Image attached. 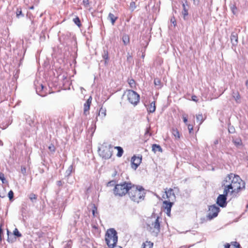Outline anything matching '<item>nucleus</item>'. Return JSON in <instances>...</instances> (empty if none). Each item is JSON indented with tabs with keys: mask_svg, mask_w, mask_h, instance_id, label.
<instances>
[{
	"mask_svg": "<svg viewBox=\"0 0 248 248\" xmlns=\"http://www.w3.org/2000/svg\"><path fill=\"white\" fill-rule=\"evenodd\" d=\"M224 193L235 195L241 189L245 188V183L238 175L233 173L229 174L223 181Z\"/></svg>",
	"mask_w": 248,
	"mask_h": 248,
	"instance_id": "obj_1",
	"label": "nucleus"
},
{
	"mask_svg": "<svg viewBox=\"0 0 248 248\" xmlns=\"http://www.w3.org/2000/svg\"><path fill=\"white\" fill-rule=\"evenodd\" d=\"M128 195L132 201L139 203L143 200L145 192L142 186L132 185L128 192Z\"/></svg>",
	"mask_w": 248,
	"mask_h": 248,
	"instance_id": "obj_2",
	"label": "nucleus"
},
{
	"mask_svg": "<svg viewBox=\"0 0 248 248\" xmlns=\"http://www.w3.org/2000/svg\"><path fill=\"white\" fill-rule=\"evenodd\" d=\"M147 229L156 235L160 232V224L158 217H152L146 220Z\"/></svg>",
	"mask_w": 248,
	"mask_h": 248,
	"instance_id": "obj_3",
	"label": "nucleus"
},
{
	"mask_svg": "<svg viewBox=\"0 0 248 248\" xmlns=\"http://www.w3.org/2000/svg\"><path fill=\"white\" fill-rule=\"evenodd\" d=\"M131 186V183L126 182L116 185L113 189V193L115 196L122 197L129 191Z\"/></svg>",
	"mask_w": 248,
	"mask_h": 248,
	"instance_id": "obj_4",
	"label": "nucleus"
},
{
	"mask_svg": "<svg viewBox=\"0 0 248 248\" xmlns=\"http://www.w3.org/2000/svg\"><path fill=\"white\" fill-rule=\"evenodd\" d=\"M105 240L109 247H114L117 242V232L114 229L108 230L105 235Z\"/></svg>",
	"mask_w": 248,
	"mask_h": 248,
	"instance_id": "obj_5",
	"label": "nucleus"
},
{
	"mask_svg": "<svg viewBox=\"0 0 248 248\" xmlns=\"http://www.w3.org/2000/svg\"><path fill=\"white\" fill-rule=\"evenodd\" d=\"M113 147L110 144L104 143L99 149V155L105 159H108L112 155Z\"/></svg>",
	"mask_w": 248,
	"mask_h": 248,
	"instance_id": "obj_6",
	"label": "nucleus"
},
{
	"mask_svg": "<svg viewBox=\"0 0 248 248\" xmlns=\"http://www.w3.org/2000/svg\"><path fill=\"white\" fill-rule=\"evenodd\" d=\"M127 97L129 102L134 106L139 102L140 95L133 90L127 91Z\"/></svg>",
	"mask_w": 248,
	"mask_h": 248,
	"instance_id": "obj_7",
	"label": "nucleus"
},
{
	"mask_svg": "<svg viewBox=\"0 0 248 248\" xmlns=\"http://www.w3.org/2000/svg\"><path fill=\"white\" fill-rule=\"evenodd\" d=\"M175 195L172 188L166 189L164 193L162 195V198L167 199L168 201L173 202L175 200Z\"/></svg>",
	"mask_w": 248,
	"mask_h": 248,
	"instance_id": "obj_8",
	"label": "nucleus"
},
{
	"mask_svg": "<svg viewBox=\"0 0 248 248\" xmlns=\"http://www.w3.org/2000/svg\"><path fill=\"white\" fill-rule=\"evenodd\" d=\"M219 208L215 205H213L209 207V210L207 217L209 219H212L217 216Z\"/></svg>",
	"mask_w": 248,
	"mask_h": 248,
	"instance_id": "obj_9",
	"label": "nucleus"
},
{
	"mask_svg": "<svg viewBox=\"0 0 248 248\" xmlns=\"http://www.w3.org/2000/svg\"><path fill=\"white\" fill-rule=\"evenodd\" d=\"M229 194H226L224 193V190H223V194L219 195L217 199V203L219 205L220 207H224L227 204L226 202V196Z\"/></svg>",
	"mask_w": 248,
	"mask_h": 248,
	"instance_id": "obj_10",
	"label": "nucleus"
},
{
	"mask_svg": "<svg viewBox=\"0 0 248 248\" xmlns=\"http://www.w3.org/2000/svg\"><path fill=\"white\" fill-rule=\"evenodd\" d=\"M141 160V156H134L132 157L131 159L132 168L134 170H136V169L140 164Z\"/></svg>",
	"mask_w": 248,
	"mask_h": 248,
	"instance_id": "obj_11",
	"label": "nucleus"
},
{
	"mask_svg": "<svg viewBox=\"0 0 248 248\" xmlns=\"http://www.w3.org/2000/svg\"><path fill=\"white\" fill-rule=\"evenodd\" d=\"M172 204V202L168 201H164L163 202V207L164 208L165 212L168 216H170V211Z\"/></svg>",
	"mask_w": 248,
	"mask_h": 248,
	"instance_id": "obj_12",
	"label": "nucleus"
},
{
	"mask_svg": "<svg viewBox=\"0 0 248 248\" xmlns=\"http://www.w3.org/2000/svg\"><path fill=\"white\" fill-rule=\"evenodd\" d=\"M183 11L182 15L183 16V18L184 19H186V16L188 15V10L189 8V5L187 3V1L186 0L185 3H183Z\"/></svg>",
	"mask_w": 248,
	"mask_h": 248,
	"instance_id": "obj_13",
	"label": "nucleus"
},
{
	"mask_svg": "<svg viewBox=\"0 0 248 248\" xmlns=\"http://www.w3.org/2000/svg\"><path fill=\"white\" fill-rule=\"evenodd\" d=\"M231 41L233 46H235L238 43V36L236 32H233L231 34Z\"/></svg>",
	"mask_w": 248,
	"mask_h": 248,
	"instance_id": "obj_14",
	"label": "nucleus"
},
{
	"mask_svg": "<svg viewBox=\"0 0 248 248\" xmlns=\"http://www.w3.org/2000/svg\"><path fill=\"white\" fill-rule=\"evenodd\" d=\"M148 111L150 113H153L155 110V102L151 103L148 108H147Z\"/></svg>",
	"mask_w": 248,
	"mask_h": 248,
	"instance_id": "obj_15",
	"label": "nucleus"
},
{
	"mask_svg": "<svg viewBox=\"0 0 248 248\" xmlns=\"http://www.w3.org/2000/svg\"><path fill=\"white\" fill-rule=\"evenodd\" d=\"M152 151L155 153L157 151L162 152V150L159 145L155 144L152 145Z\"/></svg>",
	"mask_w": 248,
	"mask_h": 248,
	"instance_id": "obj_16",
	"label": "nucleus"
},
{
	"mask_svg": "<svg viewBox=\"0 0 248 248\" xmlns=\"http://www.w3.org/2000/svg\"><path fill=\"white\" fill-rule=\"evenodd\" d=\"M108 19L111 21L112 25H114L115 21L117 19V17L115 16L113 14L109 13L108 17Z\"/></svg>",
	"mask_w": 248,
	"mask_h": 248,
	"instance_id": "obj_17",
	"label": "nucleus"
},
{
	"mask_svg": "<svg viewBox=\"0 0 248 248\" xmlns=\"http://www.w3.org/2000/svg\"><path fill=\"white\" fill-rule=\"evenodd\" d=\"M153 246V243L150 241H146L143 243L141 248H152Z\"/></svg>",
	"mask_w": 248,
	"mask_h": 248,
	"instance_id": "obj_18",
	"label": "nucleus"
},
{
	"mask_svg": "<svg viewBox=\"0 0 248 248\" xmlns=\"http://www.w3.org/2000/svg\"><path fill=\"white\" fill-rule=\"evenodd\" d=\"M98 115L101 116L102 118H104L106 115V109L105 108H101L99 113Z\"/></svg>",
	"mask_w": 248,
	"mask_h": 248,
	"instance_id": "obj_19",
	"label": "nucleus"
},
{
	"mask_svg": "<svg viewBox=\"0 0 248 248\" xmlns=\"http://www.w3.org/2000/svg\"><path fill=\"white\" fill-rule=\"evenodd\" d=\"M114 149H116L118 150V153L117 154V156L121 157L122 156L123 154V149L122 148L119 146H116L114 148Z\"/></svg>",
	"mask_w": 248,
	"mask_h": 248,
	"instance_id": "obj_20",
	"label": "nucleus"
},
{
	"mask_svg": "<svg viewBox=\"0 0 248 248\" xmlns=\"http://www.w3.org/2000/svg\"><path fill=\"white\" fill-rule=\"evenodd\" d=\"M197 122L199 123V124H202L203 121V116L201 114H199L196 116Z\"/></svg>",
	"mask_w": 248,
	"mask_h": 248,
	"instance_id": "obj_21",
	"label": "nucleus"
},
{
	"mask_svg": "<svg viewBox=\"0 0 248 248\" xmlns=\"http://www.w3.org/2000/svg\"><path fill=\"white\" fill-rule=\"evenodd\" d=\"M123 41L124 45H127L129 42V36L126 34L124 35L123 36Z\"/></svg>",
	"mask_w": 248,
	"mask_h": 248,
	"instance_id": "obj_22",
	"label": "nucleus"
},
{
	"mask_svg": "<svg viewBox=\"0 0 248 248\" xmlns=\"http://www.w3.org/2000/svg\"><path fill=\"white\" fill-rule=\"evenodd\" d=\"M102 57L103 59L105 60V64H107V60L108 59V52L107 51L104 50L103 54L102 55Z\"/></svg>",
	"mask_w": 248,
	"mask_h": 248,
	"instance_id": "obj_23",
	"label": "nucleus"
},
{
	"mask_svg": "<svg viewBox=\"0 0 248 248\" xmlns=\"http://www.w3.org/2000/svg\"><path fill=\"white\" fill-rule=\"evenodd\" d=\"M90 105L85 103L84 106V113L87 115L89 113Z\"/></svg>",
	"mask_w": 248,
	"mask_h": 248,
	"instance_id": "obj_24",
	"label": "nucleus"
},
{
	"mask_svg": "<svg viewBox=\"0 0 248 248\" xmlns=\"http://www.w3.org/2000/svg\"><path fill=\"white\" fill-rule=\"evenodd\" d=\"M233 142L237 146L242 144V141L240 139H233Z\"/></svg>",
	"mask_w": 248,
	"mask_h": 248,
	"instance_id": "obj_25",
	"label": "nucleus"
},
{
	"mask_svg": "<svg viewBox=\"0 0 248 248\" xmlns=\"http://www.w3.org/2000/svg\"><path fill=\"white\" fill-rule=\"evenodd\" d=\"M154 84L155 86H157L158 88H161V82L158 78H155L154 80Z\"/></svg>",
	"mask_w": 248,
	"mask_h": 248,
	"instance_id": "obj_26",
	"label": "nucleus"
},
{
	"mask_svg": "<svg viewBox=\"0 0 248 248\" xmlns=\"http://www.w3.org/2000/svg\"><path fill=\"white\" fill-rule=\"evenodd\" d=\"M16 16L17 18L23 17L24 15L22 13L21 10L20 9H17L16 12Z\"/></svg>",
	"mask_w": 248,
	"mask_h": 248,
	"instance_id": "obj_27",
	"label": "nucleus"
},
{
	"mask_svg": "<svg viewBox=\"0 0 248 248\" xmlns=\"http://www.w3.org/2000/svg\"><path fill=\"white\" fill-rule=\"evenodd\" d=\"M29 197L32 202L35 201L37 198L36 196L33 193L30 194L29 196Z\"/></svg>",
	"mask_w": 248,
	"mask_h": 248,
	"instance_id": "obj_28",
	"label": "nucleus"
},
{
	"mask_svg": "<svg viewBox=\"0 0 248 248\" xmlns=\"http://www.w3.org/2000/svg\"><path fill=\"white\" fill-rule=\"evenodd\" d=\"M231 11L232 12V13L234 14V15H235L237 13V8H236V7L233 5V4H232L231 5Z\"/></svg>",
	"mask_w": 248,
	"mask_h": 248,
	"instance_id": "obj_29",
	"label": "nucleus"
},
{
	"mask_svg": "<svg viewBox=\"0 0 248 248\" xmlns=\"http://www.w3.org/2000/svg\"><path fill=\"white\" fill-rule=\"evenodd\" d=\"M72 170H73V166L72 165H70L68 167L67 170L66 171V175L67 176L70 175V174L71 173L72 171Z\"/></svg>",
	"mask_w": 248,
	"mask_h": 248,
	"instance_id": "obj_30",
	"label": "nucleus"
},
{
	"mask_svg": "<svg viewBox=\"0 0 248 248\" xmlns=\"http://www.w3.org/2000/svg\"><path fill=\"white\" fill-rule=\"evenodd\" d=\"M73 21H74V23L76 25H77L78 27L80 26L81 25L80 24V20H79V18L78 17H77L73 19Z\"/></svg>",
	"mask_w": 248,
	"mask_h": 248,
	"instance_id": "obj_31",
	"label": "nucleus"
},
{
	"mask_svg": "<svg viewBox=\"0 0 248 248\" xmlns=\"http://www.w3.org/2000/svg\"><path fill=\"white\" fill-rule=\"evenodd\" d=\"M233 97L234 99L237 102L240 99V95L238 93H233Z\"/></svg>",
	"mask_w": 248,
	"mask_h": 248,
	"instance_id": "obj_32",
	"label": "nucleus"
},
{
	"mask_svg": "<svg viewBox=\"0 0 248 248\" xmlns=\"http://www.w3.org/2000/svg\"><path fill=\"white\" fill-rule=\"evenodd\" d=\"M0 180L2 181V183H5V179L3 173L0 172Z\"/></svg>",
	"mask_w": 248,
	"mask_h": 248,
	"instance_id": "obj_33",
	"label": "nucleus"
},
{
	"mask_svg": "<svg viewBox=\"0 0 248 248\" xmlns=\"http://www.w3.org/2000/svg\"><path fill=\"white\" fill-rule=\"evenodd\" d=\"M128 83L131 88L135 86V81L132 79L128 80Z\"/></svg>",
	"mask_w": 248,
	"mask_h": 248,
	"instance_id": "obj_34",
	"label": "nucleus"
},
{
	"mask_svg": "<svg viewBox=\"0 0 248 248\" xmlns=\"http://www.w3.org/2000/svg\"><path fill=\"white\" fill-rule=\"evenodd\" d=\"M14 234L15 236L17 237H20L21 236V233L19 232L17 229H15L14 231Z\"/></svg>",
	"mask_w": 248,
	"mask_h": 248,
	"instance_id": "obj_35",
	"label": "nucleus"
},
{
	"mask_svg": "<svg viewBox=\"0 0 248 248\" xmlns=\"http://www.w3.org/2000/svg\"><path fill=\"white\" fill-rule=\"evenodd\" d=\"M130 8L132 11H133L136 8V4L135 2H131L130 4Z\"/></svg>",
	"mask_w": 248,
	"mask_h": 248,
	"instance_id": "obj_36",
	"label": "nucleus"
},
{
	"mask_svg": "<svg viewBox=\"0 0 248 248\" xmlns=\"http://www.w3.org/2000/svg\"><path fill=\"white\" fill-rule=\"evenodd\" d=\"M8 197H9L10 200H11L13 198V197H14V193H13V191L10 190L8 192Z\"/></svg>",
	"mask_w": 248,
	"mask_h": 248,
	"instance_id": "obj_37",
	"label": "nucleus"
},
{
	"mask_svg": "<svg viewBox=\"0 0 248 248\" xmlns=\"http://www.w3.org/2000/svg\"><path fill=\"white\" fill-rule=\"evenodd\" d=\"M48 148L49 150L52 152H54L55 151V148L54 146L52 144L49 146Z\"/></svg>",
	"mask_w": 248,
	"mask_h": 248,
	"instance_id": "obj_38",
	"label": "nucleus"
},
{
	"mask_svg": "<svg viewBox=\"0 0 248 248\" xmlns=\"http://www.w3.org/2000/svg\"><path fill=\"white\" fill-rule=\"evenodd\" d=\"M233 248H239V245H238L237 246H235V245H233L232 246ZM225 248H230V245L229 244H227L225 245Z\"/></svg>",
	"mask_w": 248,
	"mask_h": 248,
	"instance_id": "obj_39",
	"label": "nucleus"
},
{
	"mask_svg": "<svg viewBox=\"0 0 248 248\" xmlns=\"http://www.w3.org/2000/svg\"><path fill=\"white\" fill-rule=\"evenodd\" d=\"M182 118H183V121L186 124V123L187 122V115L184 114H183L182 115Z\"/></svg>",
	"mask_w": 248,
	"mask_h": 248,
	"instance_id": "obj_40",
	"label": "nucleus"
},
{
	"mask_svg": "<svg viewBox=\"0 0 248 248\" xmlns=\"http://www.w3.org/2000/svg\"><path fill=\"white\" fill-rule=\"evenodd\" d=\"M170 21V22L173 24L174 27L176 25V20L174 17H171Z\"/></svg>",
	"mask_w": 248,
	"mask_h": 248,
	"instance_id": "obj_41",
	"label": "nucleus"
},
{
	"mask_svg": "<svg viewBox=\"0 0 248 248\" xmlns=\"http://www.w3.org/2000/svg\"><path fill=\"white\" fill-rule=\"evenodd\" d=\"M173 134L175 137L179 138V133L177 130H173Z\"/></svg>",
	"mask_w": 248,
	"mask_h": 248,
	"instance_id": "obj_42",
	"label": "nucleus"
},
{
	"mask_svg": "<svg viewBox=\"0 0 248 248\" xmlns=\"http://www.w3.org/2000/svg\"><path fill=\"white\" fill-rule=\"evenodd\" d=\"M187 125V128H188V131H189V133H191L193 129V126L190 124H188Z\"/></svg>",
	"mask_w": 248,
	"mask_h": 248,
	"instance_id": "obj_43",
	"label": "nucleus"
},
{
	"mask_svg": "<svg viewBox=\"0 0 248 248\" xmlns=\"http://www.w3.org/2000/svg\"><path fill=\"white\" fill-rule=\"evenodd\" d=\"M115 181H110L108 183L107 186H111L115 185Z\"/></svg>",
	"mask_w": 248,
	"mask_h": 248,
	"instance_id": "obj_44",
	"label": "nucleus"
},
{
	"mask_svg": "<svg viewBox=\"0 0 248 248\" xmlns=\"http://www.w3.org/2000/svg\"><path fill=\"white\" fill-rule=\"evenodd\" d=\"M97 211V208L93 205V209L92 210V213L93 216H95V212Z\"/></svg>",
	"mask_w": 248,
	"mask_h": 248,
	"instance_id": "obj_45",
	"label": "nucleus"
},
{
	"mask_svg": "<svg viewBox=\"0 0 248 248\" xmlns=\"http://www.w3.org/2000/svg\"><path fill=\"white\" fill-rule=\"evenodd\" d=\"M91 101H92V97H90L87 100V101L85 103V104L90 105L91 103Z\"/></svg>",
	"mask_w": 248,
	"mask_h": 248,
	"instance_id": "obj_46",
	"label": "nucleus"
},
{
	"mask_svg": "<svg viewBox=\"0 0 248 248\" xmlns=\"http://www.w3.org/2000/svg\"><path fill=\"white\" fill-rule=\"evenodd\" d=\"M71 248V242H67L66 245H65V248Z\"/></svg>",
	"mask_w": 248,
	"mask_h": 248,
	"instance_id": "obj_47",
	"label": "nucleus"
},
{
	"mask_svg": "<svg viewBox=\"0 0 248 248\" xmlns=\"http://www.w3.org/2000/svg\"><path fill=\"white\" fill-rule=\"evenodd\" d=\"M21 172L23 174H25L26 173V168L25 167H22L21 168Z\"/></svg>",
	"mask_w": 248,
	"mask_h": 248,
	"instance_id": "obj_48",
	"label": "nucleus"
},
{
	"mask_svg": "<svg viewBox=\"0 0 248 248\" xmlns=\"http://www.w3.org/2000/svg\"><path fill=\"white\" fill-rule=\"evenodd\" d=\"M83 3L85 5L87 6L89 4V0H83Z\"/></svg>",
	"mask_w": 248,
	"mask_h": 248,
	"instance_id": "obj_49",
	"label": "nucleus"
},
{
	"mask_svg": "<svg viewBox=\"0 0 248 248\" xmlns=\"http://www.w3.org/2000/svg\"><path fill=\"white\" fill-rule=\"evenodd\" d=\"M193 0V3L195 5H198L200 0Z\"/></svg>",
	"mask_w": 248,
	"mask_h": 248,
	"instance_id": "obj_50",
	"label": "nucleus"
},
{
	"mask_svg": "<svg viewBox=\"0 0 248 248\" xmlns=\"http://www.w3.org/2000/svg\"><path fill=\"white\" fill-rule=\"evenodd\" d=\"M192 100L194 101H195V102H197V96H195V95H193L192 96Z\"/></svg>",
	"mask_w": 248,
	"mask_h": 248,
	"instance_id": "obj_51",
	"label": "nucleus"
},
{
	"mask_svg": "<svg viewBox=\"0 0 248 248\" xmlns=\"http://www.w3.org/2000/svg\"><path fill=\"white\" fill-rule=\"evenodd\" d=\"M229 132L230 133H233L234 132V129L232 128H229Z\"/></svg>",
	"mask_w": 248,
	"mask_h": 248,
	"instance_id": "obj_52",
	"label": "nucleus"
},
{
	"mask_svg": "<svg viewBox=\"0 0 248 248\" xmlns=\"http://www.w3.org/2000/svg\"><path fill=\"white\" fill-rule=\"evenodd\" d=\"M57 185H58V186H62V181H58V182H57Z\"/></svg>",
	"mask_w": 248,
	"mask_h": 248,
	"instance_id": "obj_53",
	"label": "nucleus"
},
{
	"mask_svg": "<svg viewBox=\"0 0 248 248\" xmlns=\"http://www.w3.org/2000/svg\"><path fill=\"white\" fill-rule=\"evenodd\" d=\"M111 247L113 248H122V247H121L120 246H116V245H114V247Z\"/></svg>",
	"mask_w": 248,
	"mask_h": 248,
	"instance_id": "obj_54",
	"label": "nucleus"
},
{
	"mask_svg": "<svg viewBox=\"0 0 248 248\" xmlns=\"http://www.w3.org/2000/svg\"><path fill=\"white\" fill-rule=\"evenodd\" d=\"M131 58V56L130 55H128V56H127V60H129Z\"/></svg>",
	"mask_w": 248,
	"mask_h": 248,
	"instance_id": "obj_55",
	"label": "nucleus"
},
{
	"mask_svg": "<svg viewBox=\"0 0 248 248\" xmlns=\"http://www.w3.org/2000/svg\"><path fill=\"white\" fill-rule=\"evenodd\" d=\"M246 86L248 87V81H247L246 82Z\"/></svg>",
	"mask_w": 248,
	"mask_h": 248,
	"instance_id": "obj_56",
	"label": "nucleus"
},
{
	"mask_svg": "<svg viewBox=\"0 0 248 248\" xmlns=\"http://www.w3.org/2000/svg\"><path fill=\"white\" fill-rule=\"evenodd\" d=\"M40 86H41L42 89H43L44 88V86L42 84H41Z\"/></svg>",
	"mask_w": 248,
	"mask_h": 248,
	"instance_id": "obj_57",
	"label": "nucleus"
},
{
	"mask_svg": "<svg viewBox=\"0 0 248 248\" xmlns=\"http://www.w3.org/2000/svg\"><path fill=\"white\" fill-rule=\"evenodd\" d=\"M33 7H31V9H33Z\"/></svg>",
	"mask_w": 248,
	"mask_h": 248,
	"instance_id": "obj_58",
	"label": "nucleus"
}]
</instances>
